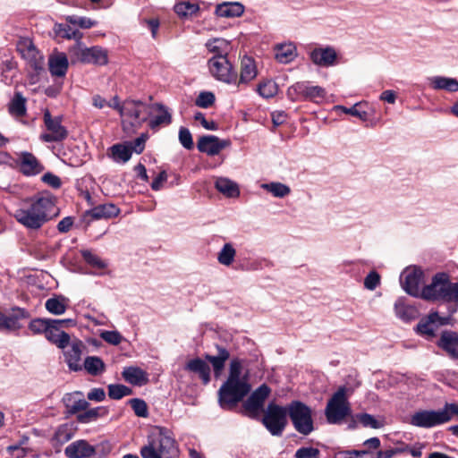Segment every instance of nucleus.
Instances as JSON below:
<instances>
[{
	"label": "nucleus",
	"mask_w": 458,
	"mask_h": 458,
	"mask_svg": "<svg viewBox=\"0 0 458 458\" xmlns=\"http://www.w3.org/2000/svg\"><path fill=\"white\" fill-rule=\"evenodd\" d=\"M215 186L219 192L229 198L236 197L240 193L237 184L225 177L217 178Z\"/></svg>",
	"instance_id": "nucleus-37"
},
{
	"label": "nucleus",
	"mask_w": 458,
	"mask_h": 458,
	"mask_svg": "<svg viewBox=\"0 0 458 458\" xmlns=\"http://www.w3.org/2000/svg\"><path fill=\"white\" fill-rule=\"evenodd\" d=\"M44 123L47 132L40 135V140L44 142H60L68 136L67 129L62 125V117H53L48 110L44 112Z\"/></svg>",
	"instance_id": "nucleus-10"
},
{
	"label": "nucleus",
	"mask_w": 458,
	"mask_h": 458,
	"mask_svg": "<svg viewBox=\"0 0 458 458\" xmlns=\"http://www.w3.org/2000/svg\"><path fill=\"white\" fill-rule=\"evenodd\" d=\"M310 58L318 66L329 67L335 64L337 54L334 47H317L310 52Z\"/></svg>",
	"instance_id": "nucleus-18"
},
{
	"label": "nucleus",
	"mask_w": 458,
	"mask_h": 458,
	"mask_svg": "<svg viewBox=\"0 0 458 458\" xmlns=\"http://www.w3.org/2000/svg\"><path fill=\"white\" fill-rule=\"evenodd\" d=\"M351 414L346 387L341 386L328 400L325 415L329 424H341Z\"/></svg>",
	"instance_id": "nucleus-6"
},
{
	"label": "nucleus",
	"mask_w": 458,
	"mask_h": 458,
	"mask_svg": "<svg viewBox=\"0 0 458 458\" xmlns=\"http://www.w3.org/2000/svg\"><path fill=\"white\" fill-rule=\"evenodd\" d=\"M438 345L445 351L449 356L458 359V333L452 331L443 332Z\"/></svg>",
	"instance_id": "nucleus-26"
},
{
	"label": "nucleus",
	"mask_w": 458,
	"mask_h": 458,
	"mask_svg": "<svg viewBox=\"0 0 458 458\" xmlns=\"http://www.w3.org/2000/svg\"><path fill=\"white\" fill-rule=\"evenodd\" d=\"M81 255L84 260L94 267L103 269L106 267L105 261H103L98 256L95 255L90 250H82Z\"/></svg>",
	"instance_id": "nucleus-54"
},
{
	"label": "nucleus",
	"mask_w": 458,
	"mask_h": 458,
	"mask_svg": "<svg viewBox=\"0 0 458 458\" xmlns=\"http://www.w3.org/2000/svg\"><path fill=\"white\" fill-rule=\"evenodd\" d=\"M110 157L114 162L126 163L131 157V149L126 144H114L110 148Z\"/></svg>",
	"instance_id": "nucleus-38"
},
{
	"label": "nucleus",
	"mask_w": 458,
	"mask_h": 458,
	"mask_svg": "<svg viewBox=\"0 0 458 458\" xmlns=\"http://www.w3.org/2000/svg\"><path fill=\"white\" fill-rule=\"evenodd\" d=\"M131 388L121 384H111L108 386V396L114 400H120L124 396L131 394Z\"/></svg>",
	"instance_id": "nucleus-49"
},
{
	"label": "nucleus",
	"mask_w": 458,
	"mask_h": 458,
	"mask_svg": "<svg viewBox=\"0 0 458 458\" xmlns=\"http://www.w3.org/2000/svg\"><path fill=\"white\" fill-rule=\"evenodd\" d=\"M236 250L233 245L230 242L225 243L220 251L217 253V261L225 267H229L234 261Z\"/></svg>",
	"instance_id": "nucleus-44"
},
{
	"label": "nucleus",
	"mask_w": 458,
	"mask_h": 458,
	"mask_svg": "<svg viewBox=\"0 0 458 458\" xmlns=\"http://www.w3.org/2000/svg\"><path fill=\"white\" fill-rule=\"evenodd\" d=\"M244 13V6L239 2H225L216 8V14L225 18L240 17Z\"/></svg>",
	"instance_id": "nucleus-29"
},
{
	"label": "nucleus",
	"mask_w": 458,
	"mask_h": 458,
	"mask_svg": "<svg viewBox=\"0 0 458 458\" xmlns=\"http://www.w3.org/2000/svg\"><path fill=\"white\" fill-rule=\"evenodd\" d=\"M394 310L396 316L404 321H409L416 317V310L402 301H397L394 304Z\"/></svg>",
	"instance_id": "nucleus-46"
},
{
	"label": "nucleus",
	"mask_w": 458,
	"mask_h": 458,
	"mask_svg": "<svg viewBox=\"0 0 458 458\" xmlns=\"http://www.w3.org/2000/svg\"><path fill=\"white\" fill-rule=\"evenodd\" d=\"M270 392V388L266 384L259 386L244 403L245 411L250 415H256L263 408Z\"/></svg>",
	"instance_id": "nucleus-15"
},
{
	"label": "nucleus",
	"mask_w": 458,
	"mask_h": 458,
	"mask_svg": "<svg viewBox=\"0 0 458 458\" xmlns=\"http://www.w3.org/2000/svg\"><path fill=\"white\" fill-rule=\"evenodd\" d=\"M179 141L186 149H191L194 146L191 133L185 127L179 130Z\"/></svg>",
	"instance_id": "nucleus-57"
},
{
	"label": "nucleus",
	"mask_w": 458,
	"mask_h": 458,
	"mask_svg": "<svg viewBox=\"0 0 458 458\" xmlns=\"http://www.w3.org/2000/svg\"><path fill=\"white\" fill-rule=\"evenodd\" d=\"M64 454L68 458H87L95 454V448L85 440H77L65 448Z\"/></svg>",
	"instance_id": "nucleus-23"
},
{
	"label": "nucleus",
	"mask_w": 458,
	"mask_h": 458,
	"mask_svg": "<svg viewBox=\"0 0 458 458\" xmlns=\"http://www.w3.org/2000/svg\"><path fill=\"white\" fill-rule=\"evenodd\" d=\"M131 406L134 411V413L142 418H146L148 416V406L145 401L141 399H131L130 400Z\"/></svg>",
	"instance_id": "nucleus-56"
},
{
	"label": "nucleus",
	"mask_w": 458,
	"mask_h": 458,
	"mask_svg": "<svg viewBox=\"0 0 458 458\" xmlns=\"http://www.w3.org/2000/svg\"><path fill=\"white\" fill-rule=\"evenodd\" d=\"M194 119L200 122L201 125L207 130L215 131L217 128V125L214 121H208L200 112L195 114Z\"/></svg>",
	"instance_id": "nucleus-63"
},
{
	"label": "nucleus",
	"mask_w": 458,
	"mask_h": 458,
	"mask_svg": "<svg viewBox=\"0 0 458 458\" xmlns=\"http://www.w3.org/2000/svg\"><path fill=\"white\" fill-rule=\"evenodd\" d=\"M446 414L441 410H420L414 412L409 423L414 427L429 428L444 423H446Z\"/></svg>",
	"instance_id": "nucleus-11"
},
{
	"label": "nucleus",
	"mask_w": 458,
	"mask_h": 458,
	"mask_svg": "<svg viewBox=\"0 0 458 458\" xmlns=\"http://www.w3.org/2000/svg\"><path fill=\"white\" fill-rule=\"evenodd\" d=\"M444 324H445V318H441L437 312L431 313L420 321L417 331L420 335L430 338L435 335L437 326Z\"/></svg>",
	"instance_id": "nucleus-22"
},
{
	"label": "nucleus",
	"mask_w": 458,
	"mask_h": 458,
	"mask_svg": "<svg viewBox=\"0 0 458 458\" xmlns=\"http://www.w3.org/2000/svg\"><path fill=\"white\" fill-rule=\"evenodd\" d=\"M258 75V69L255 60L248 55L242 56L240 64V77H236V82H233L237 86L241 84H248L253 81Z\"/></svg>",
	"instance_id": "nucleus-19"
},
{
	"label": "nucleus",
	"mask_w": 458,
	"mask_h": 458,
	"mask_svg": "<svg viewBox=\"0 0 458 458\" xmlns=\"http://www.w3.org/2000/svg\"><path fill=\"white\" fill-rule=\"evenodd\" d=\"M153 107L157 114L150 119L148 123V125L152 130H156L161 125H168L171 123L172 115L164 105L157 103L155 104Z\"/></svg>",
	"instance_id": "nucleus-33"
},
{
	"label": "nucleus",
	"mask_w": 458,
	"mask_h": 458,
	"mask_svg": "<svg viewBox=\"0 0 458 458\" xmlns=\"http://www.w3.org/2000/svg\"><path fill=\"white\" fill-rule=\"evenodd\" d=\"M46 338L61 349L67 347L71 340L70 335L64 331H61L56 326H50Z\"/></svg>",
	"instance_id": "nucleus-34"
},
{
	"label": "nucleus",
	"mask_w": 458,
	"mask_h": 458,
	"mask_svg": "<svg viewBox=\"0 0 458 458\" xmlns=\"http://www.w3.org/2000/svg\"><path fill=\"white\" fill-rule=\"evenodd\" d=\"M63 400L70 414L85 411L89 406V403L84 399L83 394L80 391L65 394Z\"/></svg>",
	"instance_id": "nucleus-24"
},
{
	"label": "nucleus",
	"mask_w": 458,
	"mask_h": 458,
	"mask_svg": "<svg viewBox=\"0 0 458 458\" xmlns=\"http://www.w3.org/2000/svg\"><path fill=\"white\" fill-rule=\"evenodd\" d=\"M51 324V319L47 318H35L30 321L29 325V328L34 334L44 333L45 336L47 335V331L49 329Z\"/></svg>",
	"instance_id": "nucleus-52"
},
{
	"label": "nucleus",
	"mask_w": 458,
	"mask_h": 458,
	"mask_svg": "<svg viewBox=\"0 0 458 458\" xmlns=\"http://www.w3.org/2000/svg\"><path fill=\"white\" fill-rule=\"evenodd\" d=\"M120 109L124 129H126L127 123L133 128H139L147 120L144 114L148 110V106L142 101L127 99L122 104Z\"/></svg>",
	"instance_id": "nucleus-8"
},
{
	"label": "nucleus",
	"mask_w": 458,
	"mask_h": 458,
	"mask_svg": "<svg viewBox=\"0 0 458 458\" xmlns=\"http://www.w3.org/2000/svg\"><path fill=\"white\" fill-rule=\"evenodd\" d=\"M216 347L217 350V354L216 355L206 354L205 360L211 363L215 377H218L221 376V374L225 369V362L230 358V353L223 346L216 345Z\"/></svg>",
	"instance_id": "nucleus-25"
},
{
	"label": "nucleus",
	"mask_w": 458,
	"mask_h": 458,
	"mask_svg": "<svg viewBox=\"0 0 458 458\" xmlns=\"http://www.w3.org/2000/svg\"><path fill=\"white\" fill-rule=\"evenodd\" d=\"M42 180L44 182L55 189H57L61 186V179L51 173L45 174L42 177Z\"/></svg>",
	"instance_id": "nucleus-64"
},
{
	"label": "nucleus",
	"mask_w": 458,
	"mask_h": 458,
	"mask_svg": "<svg viewBox=\"0 0 458 458\" xmlns=\"http://www.w3.org/2000/svg\"><path fill=\"white\" fill-rule=\"evenodd\" d=\"M262 188L277 198H284L291 192V189L287 185L281 182L265 183L262 185Z\"/></svg>",
	"instance_id": "nucleus-47"
},
{
	"label": "nucleus",
	"mask_w": 458,
	"mask_h": 458,
	"mask_svg": "<svg viewBox=\"0 0 458 458\" xmlns=\"http://www.w3.org/2000/svg\"><path fill=\"white\" fill-rule=\"evenodd\" d=\"M421 294L426 300L458 302V282H451L445 273L437 274L432 282L422 289Z\"/></svg>",
	"instance_id": "nucleus-4"
},
{
	"label": "nucleus",
	"mask_w": 458,
	"mask_h": 458,
	"mask_svg": "<svg viewBox=\"0 0 458 458\" xmlns=\"http://www.w3.org/2000/svg\"><path fill=\"white\" fill-rule=\"evenodd\" d=\"M288 96L293 99L305 98L316 100L318 98H324L326 91L319 86H312L308 82H297L291 86L287 90Z\"/></svg>",
	"instance_id": "nucleus-14"
},
{
	"label": "nucleus",
	"mask_w": 458,
	"mask_h": 458,
	"mask_svg": "<svg viewBox=\"0 0 458 458\" xmlns=\"http://www.w3.org/2000/svg\"><path fill=\"white\" fill-rule=\"evenodd\" d=\"M100 337L113 345H118L123 340V336L117 331H104L100 334Z\"/></svg>",
	"instance_id": "nucleus-58"
},
{
	"label": "nucleus",
	"mask_w": 458,
	"mask_h": 458,
	"mask_svg": "<svg viewBox=\"0 0 458 458\" xmlns=\"http://www.w3.org/2000/svg\"><path fill=\"white\" fill-rule=\"evenodd\" d=\"M257 91L261 97L269 98L276 95L278 88L276 82L266 81L259 84Z\"/></svg>",
	"instance_id": "nucleus-51"
},
{
	"label": "nucleus",
	"mask_w": 458,
	"mask_h": 458,
	"mask_svg": "<svg viewBox=\"0 0 458 458\" xmlns=\"http://www.w3.org/2000/svg\"><path fill=\"white\" fill-rule=\"evenodd\" d=\"M288 414L295 429L303 435H309L313 430L311 410L301 402H292L287 407Z\"/></svg>",
	"instance_id": "nucleus-7"
},
{
	"label": "nucleus",
	"mask_w": 458,
	"mask_h": 458,
	"mask_svg": "<svg viewBox=\"0 0 458 458\" xmlns=\"http://www.w3.org/2000/svg\"><path fill=\"white\" fill-rule=\"evenodd\" d=\"M85 370L91 376H98L106 369V365L98 356H88L83 363Z\"/></svg>",
	"instance_id": "nucleus-39"
},
{
	"label": "nucleus",
	"mask_w": 458,
	"mask_h": 458,
	"mask_svg": "<svg viewBox=\"0 0 458 458\" xmlns=\"http://www.w3.org/2000/svg\"><path fill=\"white\" fill-rule=\"evenodd\" d=\"M229 145L226 140H221L217 137L203 136L198 140V148L200 152L209 156L217 155L222 149Z\"/></svg>",
	"instance_id": "nucleus-21"
},
{
	"label": "nucleus",
	"mask_w": 458,
	"mask_h": 458,
	"mask_svg": "<svg viewBox=\"0 0 458 458\" xmlns=\"http://www.w3.org/2000/svg\"><path fill=\"white\" fill-rule=\"evenodd\" d=\"M26 110V98L21 92H16L8 104L9 114L19 118L25 115Z\"/></svg>",
	"instance_id": "nucleus-35"
},
{
	"label": "nucleus",
	"mask_w": 458,
	"mask_h": 458,
	"mask_svg": "<svg viewBox=\"0 0 458 458\" xmlns=\"http://www.w3.org/2000/svg\"><path fill=\"white\" fill-rule=\"evenodd\" d=\"M355 419L365 428L377 429L384 426V422L382 420H377L373 415L369 413H358L356 414Z\"/></svg>",
	"instance_id": "nucleus-48"
},
{
	"label": "nucleus",
	"mask_w": 458,
	"mask_h": 458,
	"mask_svg": "<svg viewBox=\"0 0 458 458\" xmlns=\"http://www.w3.org/2000/svg\"><path fill=\"white\" fill-rule=\"evenodd\" d=\"M206 47L209 52L215 55L226 56L230 48L229 42L224 38H213L206 43Z\"/></svg>",
	"instance_id": "nucleus-43"
},
{
	"label": "nucleus",
	"mask_w": 458,
	"mask_h": 458,
	"mask_svg": "<svg viewBox=\"0 0 458 458\" xmlns=\"http://www.w3.org/2000/svg\"><path fill=\"white\" fill-rule=\"evenodd\" d=\"M69 55L72 64L81 63L98 66L107 64L109 55L108 50L100 46L87 47L81 43L70 47Z\"/></svg>",
	"instance_id": "nucleus-5"
},
{
	"label": "nucleus",
	"mask_w": 458,
	"mask_h": 458,
	"mask_svg": "<svg viewBox=\"0 0 458 458\" xmlns=\"http://www.w3.org/2000/svg\"><path fill=\"white\" fill-rule=\"evenodd\" d=\"M107 410L105 407H96L89 410H85L83 412L79 413L77 420L80 423H90L96 421L99 417L106 416Z\"/></svg>",
	"instance_id": "nucleus-42"
},
{
	"label": "nucleus",
	"mask_w": 458,
	"mask_h": 458,
	"mask_svg": "<svg viewBox=\"0 0 458 458\" xmlns=\"http://www.w3.org/2000/svg\"><path fill=\"white\" fill-rule=\"evenodd\" d=\"M208 68L216 80L228 84L236 82V72L226 56L214 55L208 60Z\"/></svg>",
	"instance_id": "nucleus-12"
},
{
	"label": "nucleus",
	"mask_w": 458,
	"mask_h": 458,
	"mask_svg": "<svg viewBox=\"0 0 458 458\" xmlns=\"http://www.w3.org/2000/svg\"><path fill=\"white\" fill-rule=\"evenodd\" d=\"M320 452L311 446L299 448L295 453V458H319Z\"/></svg>",
	"instance_id": "nucleus-59"
},
{
	"label": "nucleus",
	"mask_w": 458,
	"mask_h": 458,
	"mask_svg": "<svg viewBox=\"0 0 458 458\" xmlns=\"http://www.w3.org/2000/svg\"><path fill=\"white\" fill-rule=\"evenodd\" d=\"M379 282H380L379 275L377 272L372 271L365 277L364 286L368 290L372 291L377 288V286L379 284Z\"/></svg>",
	"instance_id": "nucleus-61"
},
{
	"label": "nucleus",
	"mask_w": 458,
	"mask_h": 458,
	"mask_svg": "<svg viewBox=\"0 0 458 458\" xmlns=\"http://www.w3.org/2000/svg\"><path fill=\"white\" fill-rule=\"evenodd\" d=\"M142 458H178L179 448L170 433L164 428L152 432L140 448Z\"/></svg>",
	"instance_id": "nucleus-3"
},
{
	"label": "nucleus",
	"mask_w": 458,
	"mask_h": 458,
	"mask_svg": "<svg viewBox=\"0 0 458 458\" xmlns=\"http://www.w3.org/2000/svg\"><path fill=\"white\" fill-rule=\"evenodd\" d=\"M251 389L248 372L242 374V361L234 358L230 362L229 376L218 391L220 406L225 410L234 408Z\"/></svg>",
	"instance_id": "nucleus-1"
},
{
	"label": "nucleus",
	"mask_w": 458,
	"mask_h": 458,
	"mask_svg": "<svg viewBox=\"0 0 458 458\" xmlns=\"http://www.w3.org/2000/svg\"><path fill=\"white\" fill-rule=\"evenodd\" d=\"M55 203L51 196H41L35 199L28 206L18 208L14 212L16 221L30 230H38L56 216Z\"/></svg>",
	"instance_id": "nucleus-2"
},
{
	"label": "nucleus",
	"mask_w": 458,
	"mask_h": 458,
	"mask_svg": "<svg viewBox=\"0 0 458 458\" xmlns=\"http://www.w3.org/2000/svg\"><path fill=\"white\" fill-rule=\"evenodd\" d=\"M68 58L63 54H57L49 58V71L53 76L64 77L68 69Z\"/></svg>",
	"instance_id": "nucleus-31"
},
{
	"label": "nucleus",
	"mask_w": 458,
	"mask_h": 458,
	"mask_svg": "<svg viewBox=\"0 0 458 458\" xmlns=\"http://www.w3.org/2000/svg\"><path fill=\"white\" fill-rule=\"evenodd\" d=\"M361 106L362 103H357L350 108L343 106H337L335 108L341 109L344 113L358 117L361 121L366 122L369 120V115L367 111L361 109Z\"/></svg>",
	"instance_id": "nucleus-50"
},
{
	"label": "nucleus",
	"mask_w": 458,
	"mask_h": 458,
	"mask_svg": "<svg viewBox=\"0 0 458 458\" xmlns=\"http://www.w3.org/2000/svg\"><path fill=\"white\" fill-rule=\"evenodd\" d=\"M147 139H148V134L142 133L133 142H131L128 146L131 149V152L134 151L137 154L142 153L145 148V143H146Z\"/></svg>",
	"instance_id": "nucleus-60"
},
{
	"label": "nucleus",
	"mask_w": 458,
	"mask_h": 458,
	"mask_svg": "<svg viewBox=\"0 0 458 458\" xmlns=\"http://www.w3.org/2000/svg\"><path fill=\"white\" fill-rule=\"evenodd\" d=\"M296 56V47L292 43L279 44L275 47V58L281 64H289Z\"/></svg>",
	"instance_id": "nucleus-32"
},
{
	"label": "nucleus",
	"mask_w": 458,
	"mask_h": 458,
	"mask_svg": "<svg viewBox=\"0 0 458 458\" xmlns=\"http://www.w3.org/2000/svg\"><path fill=\"white\" fill-rule=\"evenodd\" d=\"M28 312L21 308H14L9 315L0 312V330L17 331L21 328V320L28 318Z\"/></svg>",
	"instance_id": "nucleus-16"
},
{
	"label": "nucleus",
	"mask_w": 458,
	"mask_h": 458,
	"mask_svg": "<svg viewBox=\"0 0 458 458\" xmlns=\"http://www.w3.org/2000/svg\"><path fill=\"white\" fill-rule=\"evenodd\" d=\"M422 273L420 270L416 268L405 269L400 277V281L403 290L413 296H416L420 293V284L421 280Z\"/></svg>",
	"instance_id": "nucleus-17"
},
{
	"label": "nucleus",
	"mask_w": 458,
	"mask_h": 458,
	"mask_svg": "<svg viewBox=\"0 0 458 458\" xmlns=\"http://www.w3.org/2000/svg\"><path fill=\"white\" fill-rule=\"evenodd\" d=\"M199 10L197 4H191L190 2H180L174 5V12L183 18L191 17L196 14Z\"/></svg>",
	"instance_id": "nucleus-45"
},
{
	"label": "nucleus",
	"mask_w": 458,
	"mask_h": 458,
	"mask_svg": "<svg viewBox=\"0 0 458 458\" xmlns=\"http://www.w3.org/2000/svg\"><path fill=\"white\" fill-rule=\"evenodd\" d=\"M435 89H445L449 92L458 91V81L454 78L436 76L431 79Z\"/></svg>",
	"instance_id": "nucleus-40"
},
{
	"label": "nucleus",
	"mask_w": 458,
	"mask_h": 458,
	"mask_svg": "<svg viewBox=\"0 0 458 458\" xmlns=\"http://www.w3.org/2000/svg\"><path fill=\"white\" fill-rule=\"evenodd\" d=\"M287 408L270 403L262 422L273 436H280L287 424Z\"/></svg>",
	"instance_id": "nucleus-9"
},
{
	"label": "nucleus",
	"mask_w": 458,
	"mask_h": 458,
	"mask_svg": "<svg viewBox=\"0 0 458 458\" xmlns=\"http://www.w3.org/2000/svg\"><path fill=\"white\" fill-rule=\"evenodd\" d=\"M45 307L51 314L62 315L67 309V300L63 296L49 298L46 301Z\"/></svg>",
	"instance_id": "nucleus-41"
},
{
	"label": "nucleus",
	"mask_w": 458,
	"mask_h": 458,
	"mask_svg": "<svg viewBox=\"0 0 458 458\" xmlns=\"http://www.w3.org/2000/svg\"><path fill=\"white\" fill-rule=\"evenodd\" d=\"M185 369L189 371L199 374L203 384L207 385L210 381V368L208 363L199 359L196 358L191 360L185 366Z\"/></svg>",
	"instance_id": "nucleus-30"
},
{
	"label": "nucleus",
	"mask_w": 458,
	"mask_h": 458,
	"mask_svg": "<svg viewBox=\"0 0 458 458\" xmlns=\"http://www.w3.org/2000/svg\"><path fill=\"white\" fill-rule=\"evenodd\" d=\"M369 454L368 450H351V451H339L335 454V458H357L358 456Z\"/></svg>",
	"instance_id": "nucleus-62"
},
{
	"label": "nucleus",
	"mask_w": 458,
	"mask_h": 458,
	"mask_svg": "<svg viewBox=\"0 0 458 458\" xmlns=\"http://www.w3.org/2000/svg\"><path fill=\"white\" fill-rule=\"evenodd\" d=\"M17 51L29 65L35 71L41 70L44 65V57L36 48L29 38H21L17 42Z\"/></svg>",
	"instance_id": "nucleus-13"
},
{
	"label": "nucleus",
	"mask_w": 458,
	"mask_h": 458,
	"mask_svg": "<svg viewBox=\"0 0 458 458\" xmlns=\"http://www.w3.org/2000/svg\"><path fill=\"white\" fill-rule=\"evenodd\" d=\"M119 211V208L115 205L107 203L95 207L90 210L89 214L96 219L111 218L118 216Z\"/></svg>",
	"instance_id": "nucleus-36"
},
{
	"label": "nucleus",
	"mask_w": 458,
	"mask_h": 458,
	"mask_svg": "<svg viewBox=\"0 0 458 458\" xmlns=\"http://www.w3.org/2000/svg\"><path fill=\"white\" fill-rule=\"evenodd\" d=\"M20 171L27 176L36 175L44 169L38 158L30 152H21L18 162Z\"/></svg>",
	"instance_id": "nucleus-20"
},
{
	"label": "nucleus",
	"mask_w": 458,
	"mask_h": 458,
	"mask_svg": "<svg viewBox=\"0 0 458 458\" xmlns=\"http://www.w3.org/2000/svg\"><path fill=\"white\" fill-rule=\"evenodd\" d=\"M84 345L81 341H75L71 348L65 352V360L71 370H81V357Z\"/></svg>",
	"instance_id": "nucleus-27"
},
{
	"label": "nucleus",
	"mask_w": 458,
	"mask_h": 458,
	"mask_svg": "<svg viewBox=\"0 0 458 458\" xmlns=\"http://www.w3.org/2000/svg\"><path fill=\"white\" fill-rule=\"evenodd\" d=\"M215 95L210 91L200 92L195 100L197 106L201 108L210 107L215 102Z\"/></svg>",
	"instance_id": "nucleus-55"
},
{
	"label": "nucleus",
	"mask_w": 458,
	"mask_h": 458,
	"mask_svg": "<svg viewBox=\"0 0 458 458\" xmlns=\"http://www.w3.org/2000/svg\"><path fill=\"white\" fill-rule=\"evenodd\" d=\"M72 437V432L68 425H61L57 428L53 440L56 442V444L63 445L68 442Z\"/></svg>",
	"instance_id": "nucleus-53"
},
{
	"label": "nucleus",
	"mask_w": 458,
	"mask_h": 458,
	"mask_svg": "<svg viewBox=\"0 0 458 458\" xmlns=\"http://www.w3.org/2000/svg\"><path fill=\"white\" fill-rule=\"evenodd\" d=\"M123 377L126 382L134 386H143L148 383L147 373L138 367H127L122 372Z\"/></svg>",
	"instance_id": "nucleus-28"
}]
</instances>
